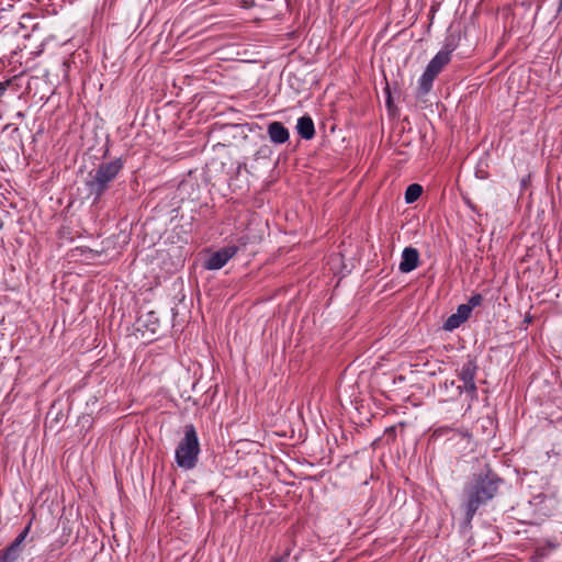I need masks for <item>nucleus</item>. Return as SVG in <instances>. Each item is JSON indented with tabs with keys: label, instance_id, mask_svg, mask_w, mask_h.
Instances as JSON below:
<instances>
[{
	"label": "nucleus",
	"instance_id": "1",
	"mask_svg": "<svg viewBox=\"0 0 562 562\" xmlns=\"http://www.w3.org/2000/svg\"><path fill=\"white\" fill-rule=\"evenodd\" d=\"M501 479L493 472L474 475L473 481L465 487V517L470 522L479 507L492 499L498 490Z\"/></svg>",
	"mask_w": 562,
	"mask_h": 562
},
{
	"label": "nucleus",
	"instance_id": "2",
	"mask_svg": "<svg viewBox=\"0 0 562 562\" xmlns=\"http://www.w3.org/2000/svg\"><path fill=\"white\" fill-rule=\"evenodd\" d=\"M123 160L115 158L114 160L102 162L97 169L90 171L85 180V187L88 196L93 198V203H98L101 196L109 189L110 183L123 169Z\"/></svg>",
	"mask_w": 562,
	"mask_h": 562
},
{
	"label": "nucleus",
	"instance_id": "3",
	"mask_svg": "<svg viewBox=\"0 0 562 562\" xmlns=\"http://www.w3.org/2000/svg\"><path fill=\"white\" fill-rule=\"evenodd\" d=\"M457 48V43L452 36L446 40V43L441 50H439L435 57L427 65L424 74L418 81L417 95L427 94L431 88L435 78L443 70V68L450 63L451 54Z\"/></svg>",
	"mask_w": 562,
	"mask_h": 562
},
{
	"label": "nucleus",
	"instance_id": "4",
	"mask_svg": "<svg viewBox=\"0 0 562 562\" xmlns=\"http://www.w3.org/2000/svg\"><path fill=\"white\" fill-rule=\"evenodd\" d=\"M199 454L200 442L195 427L192 424L186 425L183 437L176 448V463L183 470H192L196 467Z\"/></svg>",
	"mask_w": 562,
	"mask_h": 562
},
{
	"label": "nucleus",
	"instance_id": "5",
	"mask_svg": "<svg viewBox=\"0 0 562 562\" xmlns=\"http://www.w3.org/2000/svg\"><path fill=\"white\" fill-rule=\"evenodd\" d=\"M476 371V362L474 359L469 358L468 361L463 363L458 374L460 381L462 382V384L458 385V390L460 393H468L471 400L476 397V385L474 382Z\"/></svg>",
	"mask_w": 562,
	"mask_h": 562
},
{
	"label": "nucleus",
	"instance_id": "6",
	"mask_svg": "<svg viewBox=\"0 0 562 562\" xmlns=\"http://www.w3.org/2000/svg\"><path fill=\"white\" fill-rule=\"evenodd\" d=\"M239 250L238 246L228 245L211 254L204 261L203 267L207 270H218L223 268Z\"/></svg>",
	"mask_w": 562,
	"mask_h": 562
},
{
	"label": "nucleus",
	"instance_id": "7",
	"mask_svg": "<svg viewBox=\"0 0 562 562\" xmlns=\"http://www.w3.org/2000/svg\"><path fill=\"white\" fill-rule=\"evenodd\" d=\"M419 262V252L416 248L406 247L402 252V260L398 269L401 272L407 273L417 268Z\"/></svg>",
	"mask_w": 562,
	"mask_h": 562
},
{
	"label": "nucleus",
	"instance_id": "8",
	"mask_svg": "<svg viewBox=\"0 0 562 562\" xmlns=\"http://www.w3.org/2000/svg\"><path fill=\"white\" fill-rule=\"evenodd\" d=\"M267 132L270 140L274 144H284L290 137L288 128L277 121L268 125Z\"/></svg>",
	"mask_w": 562,
	"mask_h": 562
},
{
	"label": "nucleus",
	"instance_id": "9",
	"mask_svg": "<svg viewBox=\"0 0 562 562\" xmlns=\"http://www.w3.org/2000/svg\"><path fill=\"white\" fill-rule=\"evenodd\" d=\"M297 134L306 140L312 139L315 136L314 122L308 115H304L297 120L296 124Z\"/></svg>",
	"mask_w": 562,
	"mask_h": 562
},
{
	"label": "nucleus",
	"instance_id": "10",
	"mask_svg": "<svg viewBox=\"0 0 562 562\" xmlns=\"http://www.w3.org/2000/svg\"><path fill=\"white\" fill-rule=\"evenodd\" d=\"M423 193V188L418 183H412L407 187L405 191V201L406 203H414L419 199Z\"/></svg>",
	"mask_w": 562,
	"mask_h": 562
},
{
	"label": "nucleus",
	"instance_id": "11",
	"mask_svg": "<svg viewBox=\"0 0 562 562\" xmlns=\"http://www.w3.org/2000/svg\"><path fill=\"white\" fill-rule=\"evenodd\" d=\"M21 549L13 546H9L2 555H0V562H16L20 558Z\"/></svg>",
	"mask_w": 562,
	"mask_h": 562
},
{
	"label": "nucleus",
	"instance_id": "12",
	"mask_svg": "<svg viewBox=\"0 0 562 562\" xmlns=\"http://www.w3.org/2000/svg\"><path fill=\"white\" fill-rule=\"evenodd\" d=\"M462 323L463 321H461L460 316L457 313H454L446 319L443 328L446 330H453L458 328Z\"/></svg>",
	"mask_w": 562,
	"mask_h": 562
},
{
	"label": "nucleus",
	"instance_id": "13",
	"mask_svg": "<svg viewBox=\"0 0 562 562\" xmlns=\"http://www.w3.org/2000/svg\"><path fill=\"white\" fill-rule=\"evenodd\" d=\"M472 310L471 306H468L467 304H461L458 306L457 314L460 316L461 321L465 322L471 314Z\"/></svg>",
	"mask_w": 562,
	"mask_h": 562
},
{
	"label": "nucleus",
	"instance_id": "14",
	"mask_svg": "<svg viewBox=\"0 0 562 562\" xmlns=\"http://www.w3.org/2000/svg\"><path fill=\"white\" fill-rule=\"evenodd\" d=\"M29 531H30V525H29V526H26V527H25V528H24V529L19 533V536L13 540V542H12L10 546H13V547H15V548L21 549L20 547H21L22 542L25 540V538H26V536H27Z\"/></svg>",
	"mask_w": 562,
	"mask_h": 562
},
{
	"label": "nucleus",
	"instance_id": "15",
	"mask_svg": "<svg viewBox=\"0 0 562 562\" xmlns=\"http://www.w3.org/2000/svg\"><path fill=\"white\" fill-rule=\"evenodd\" d=\"M481 303H482V295L475 294L470 297L467 305L471 306V310H473V307L479 306Z\"/></svg>",
	"mask_w": 562,
	"mask_h": 562
},
{
	"label": "nucleus",
	"instance_id": "16",
	"mask_svg": "<svg viewBox=\"0 0 562 562\" xmlns=\"http://www.w3.org/2000/svg\"><path fill=\"white\" fill-rule=\"evenodd\" d=\"M249 243V237L248 236H240L238 239H237V245L240 248H244L247 246V244Z\"/></svg>",
	"mask_w": 562,
	"mask_h": 562
},
{
	"label": "nucleus",
	"instance_id": "17",
	"mask_svg": "<svg viewBox=\"0 0 562 562\" xmlns=\"http://www.w3.org/2000/svg\"><path fill=\"white\" fill-rule=\"evenodd\" d=\"M558 11H562V0H559V8H558Z\"/></svg>",
	"mask_w": 562,
	"mask_h": 562
},
{
	"label": "nucleus",
	"instance_id": "18",
	"mask_svg": "<svg viewBox=\"0 0 562 562\" xmlns=\"http://www.w3.org/2000/svg\"><path fill=\"white\" fill-rule=\"evenodd\" d=\"M272 562H283V558H277Z\"/></svg>",
	"mask_w": 562,
	"mask_h": 562
}]
</instances>
